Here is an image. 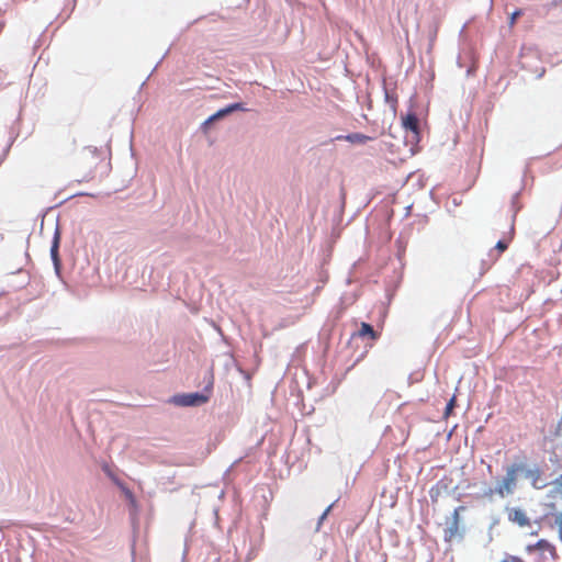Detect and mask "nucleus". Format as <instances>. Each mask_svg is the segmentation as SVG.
Instances as JSON below:
<instances>
[{"instance_id": "obj_14", "label": "nucleus", "mask_w": 562, "mask_h": 562, "mask_svg": "<svg viewBox=\"0 0 562 562\" xmlns=\"http://www.w3.org/2000/svg\"><path fill=\"white\" fill-rule=\"evenodd\" d=\"M522 14L521 10L514 11L509 16V26L513 27L517 19Z\"/></svg>"}, {"instance_id": "obj_11", "label": "nucleus", "mask_w": 562, "mask_h": 562, "mask_svg": "<svg viewBox=\"0 0 562 562\" xmlns=\"http://www.w3.org/2000/svg\"><path fill=\"white\" fill-rule=\"evenodd\" d=\"M336 139H346L351 143L363 144L367 140H369L370 137H368L367 135L360 134V133H353V134H349L347 136H337Z\"/></svg>"}, {"instance_id": "obj_6", "label": "nucleus", "mask_w": 562, "mask_h": 562, "mask_svg": "<svg viewBox=\"0 0 562 562\" xmlns=\"http://www.w3.org/2000/svg\"><path fill=\"white\" fill-rule=\"evenodd\" d=\"M403 127L413 133V137L417 138L419 135V121L415 113H408L402 117Z\"/></svg>"}, {"instance_id": "obj_10", "label": "nucleus", "mask_w": 562, "mask_h": 562, "mask_svg": "<svg viewBox=\"0 0 562 562\" xmlns=\"http://www.w3.org/2000/svg\"><path fill=\"white\" fill-rule=\"evenodd\" d=\"M358 336L361 338L369 337L372 340L378 339V334L373 327L368 323H361Z\"/></svg>"}, {"instance_id": "obj_15", "label": "nucleus", "mask_w": 562, "mask_h": 562, "mask_svg": "<svg viewBox=\"0 0 562 562\" xmlns=\"http://www.w3.org/2000/svg\"><path fill=\"white\" fill-rule=\"evenodd\" d=\"M502 562H525L521 558L516 555H506L505 559Z\"/></svg>"}, {"instance_id": "obj_7", "label": "nucleus", "mask_w": 562, "mask_h": 562, "mask_svg": "<svg viewBox=\"0 0 562 562\" xmlns=\"http://www.w3.org/2000/svg\"><path fill=\"white\" fill-rule=\"evenodd\" d=\"M463 509H464V507H462V506L457 507L454 509L452 524L445 531V540L446 541H451L457 536V533L459 531V516H460V512H462Z\"/></svg>"}, {"instance_id": "obj_9", "label": "nucleus", "mask_w": 562, "mask_h": 562, "mask_svg": "<svg viewBox=\"0 0 562 562\" xmlns=\"http://www.w3.org/2000/svg\"><path fill=\"white\" fill-rule=\"evenodd\" d=\"M241 109V104L239 103H235V104H231L228 106H226L225 109H221L218 110L216 113H214L213 115H211L204 123L203 125L204 126H207L209 124H211L212 122L218 120V119H222L224 117L225 115L232 113L233 111L235 110H239Z\"/></svg>"}, {"instance_id": "obj_16", "label": "nucleus", "mask_w": 562, "mask_h": 562, "mask_svg": "<svg viewBox=\"0 0 562 562\" xmlns=\"http://www.w3.org/2000/svg\"><path fill=\"white\" fill-rule=\"evenodd\" d=\"M495 248L499 251V252H503L505 251L507 248H508V244L504 240H498Z\"/></svg>"}, {"instance_id": "obj_20", "label": "nucleus", "mask_w": 562, "mask_h": 562, "mask_svg": "<svg viewBox=\"0 0 562 562\" xmlns=\"http://www.w3.org/2000/svg\"><path fill=\"white\" fill-rule=\"evenodd\" d=\"M559 533H560V539H561V541H562V528H561V529H559Z\"/></svg>"}, {"instance_id": "obj_12", "label": "nucleus", "mask_w": 562, "mask_h": 562, "mask_svg": "<svg viewBox=\"0 0 562 562\" xmlns=\"http://www.w3.org/2000/svg\"><path fill=\"white\" fill-rule=\"evenodd\" d=\"M50 254L53 260L57 263L58 262V237L56 236L54 239V243L50 248Z\"/></svg>"}, {"instance_id": "obj_18", "label": "nucleus", "mask_w": 562, "mask_h": 562, "mask_svg": "<svg viewBox=\"0 0 562 562\" xmlns=\"http://www.w3.org/2000/svg\"><path fill=\"white\" fill-rule=\"evenodd\" d=\"M331 507H333V505L328 506V507L325 509V512H324V513H323V515L321 516V519H319L321 521H323V520L326 518V516L329 514V512H330Z\"/></svg>"}, {"instance_id": "obj_4", "label": "nucleus", "mask_w": 562, "mask_h": 562, "mask_svg": "<svg viewBox=\"0 0 562 562\" xmlns=\"http://www.w3.org/2000/svg\"><path fill=\"white\" fill-rule=\"evenodd\" d=\"M175 401L181 406H198L206 403L209 401V396L201 393H190L179 395Z\"/></svg>"}, {"instance_id": "obj_8", "label": "nucleus", "mask_w": 562, "mask_h": 562, "mask_svg": "<svg viewBox=\"0 0 562 562\" xmlns=\"http://www.w3.org/2000/svg\"><path fill=\"white\" fill-rule=\"evenodd\" d=\"M241 109V104L239 103H235V104H231L228 106H226L225 109H221L218 110L216 113H214L213 115H211L204 123L203 125L204 126H207L209 124H211L212 122L218 120V119H222L224 117L225 115L232 113L233 111L235 110H239Z\"/></svg>"}, {"instance_id": "obj_1", "label": "nucleus", "mask_w": 562, "mask_h": 562, "mask_svg": "<svg viewBox=\"0 0 562 562\" xmlns=\"http://www.w3.org/2000/svg\"><path fill=\"white\" fill-rule=\"evenodd\" d=\"M525 470V464H512L506 469V474L503 480L497 484L495 492L501 497L506 495H510L514 493L517 481L518 473Z\"/></svg>"}, {"instance_id": "obj_5", "label": "nucleus", "mask_w": 562, "mask_h": 562, "mask_svg": "<svg viewBox=\"0 0 562 562\" xmlns=\"http://www.w3.org/2000/svg\"><path fill=\"white\" fill-rule=\"evenodd\" d=\"M525 477L531 483V486L536 490H541L547 486V483L542 479V472L539 468L526 469L522 471Z\"/></svg>"}, {"instance_id": "obj_19", "label": "nucleus", "mask_w": 562, "mask_h": 562, "mask_svg": "<svg viewBox=\"0 0 562 562\" xmlns=\"http://www.w3.org/2000/svg\"><path fill=\"white\" fill-rule=\"evenodd\" d=\"M88 154H91V155H93V156H95V157H97V153H95V150H91V149H89V150H88Z\"/></svg>"}, {"instance_id": "obj_13", "label": "nucleus", "mask_w": 562, "mask_h": 562, "mask_svg": "<svg viewBox=\"0 0 562 562\" xmlns=\"http://www.w3.org/2000/svg\"><path fill=\"white\" fill-rule=\"evenodd\" d=\"M456 406V397L453 396L452 398H450V401L448 402L447 406H446V409H445V416L448 417L451 412L453 411Z\"/></svg>"}, {"instance_id": "obj_2", "label": "nucleus", "mask_w": 562, "mask_h": 562, "mask_svg": "<svg viewBox=\"0 0 562 562\" xmlns=\"http://www.w3.org/2000/svg\"><path fill=\"white\" fill-rule=\"evenodd\" d=\"M526 551L529 554L539 552V562H544L547 560L544 557L546 553H548L552 560H557L559 558L555 547L544 539L539 540L535 544L527 546Z\"/></svg>"}, {"instance_id": "obj_17", "label": "nucleus", "mask_w": 562, "mask_h": 562, "mask_svg": "<svg viewBox=\"0 0 562 562\" xmlns=\"http://www.w3.org/2000/svg\"><path fill=\"white\" fill-rule=\"evenodd\" d=\"M555 525L559 527V529L562 528V512L555 516Z\"/></svg>"}, {"instance_id": "obj_3", "label": "nucleus", "mask_w": 562, "mask_h": 562, "mask_svg": "<svg viewBox=\"0 0 562 562\" xmlns=\"http://www.w3.org/2000/svg\"><path fill=\"white\" fill-rule=\"evenodd\" d=\"M506 514H507V519L510 522L519 526L520 528L530 527V525H531L530 518L528 517L526 510H524L522 508H519V507L507 508Z\"/></svg>"}]
</instances>
